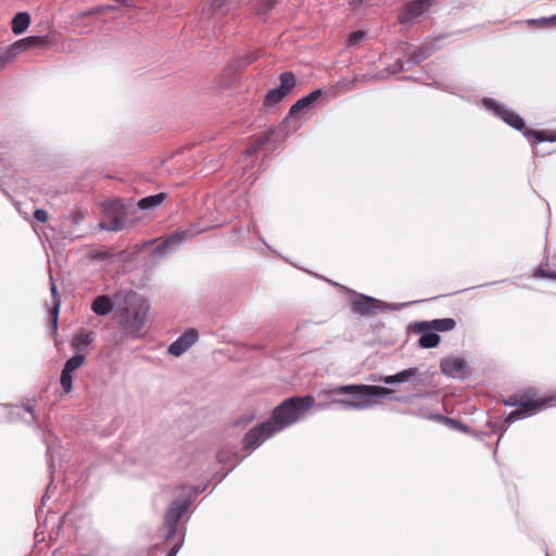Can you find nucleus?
Listing matches in <instances>:
<instances>
[{"label":"nucleus","instance_id":"31","mask_svg":"<svg viewBox=\"0 0 556 556\" xmlns=\"http://www.w3.org/2000/svg\"><path fill=\"white\" fill-rule=\"evenodd\" d=\"M237 0H213L212 9L219 14L228 12Z\"/></svg>","mask_w":556,"mask_h":556},{"label":"nucleus","instance_id":"41","mask_svg":"<svg viewBox=\"0 0 556 556\" xmlns=\"http://www.w3.org/2000/svg\"><path fill=\"white\" fill-rule=\"evenodd\" d=\"M442 419L446 424L451 425L455 429H463L464 428L463 424L460 421L456 420V419H453V418H450V417H442Z\"/></svg>","mask_w":556,"mask_h":556},{"label":"nucleus","instance_id":"1","mask_svg":"<svg viewBox=\"0 0 556 556\" xmlns=\"http://www.w3.org/2000/svg\"><path fill=\"white\" fill-rule=\"evenodd\" d=\"M393 391L386 387L370 384L338 386L325 391L328 397H332V404H338L345 409H366L376 404L374 397L391 394Z\"/></svg>","mask_w":556,"mask_h":556},{"label":"nucleus","instance_id":"20","mask_svg":"<svg viewBox=\"0 0 556 556\" xmlns=\"http://www.w3.org/2000/svg\"><path fill=\"white\" fill-rule=\"evenodd\" d=\"M92 312L98 316H105L113 309V302L108 295L97 296L91 304Z\"/></svg>","mask_w":556,"mask_h":556},{"label":"nucleus","instance_id":"17","mask_svg":"<svg viewBox=\"0 0 556 556\" xmlns=\"http://www.w3.org/2000/svg\"><path fill=\"white\" fill-rule=\"evenodd\" d=\"M186 510V503H180L179 501L173 502L168 507L165 514V523L170 532H175L178 521Z\"/></svg>","mask_w":556,"mask_h":556},{"label":"nucleus","instance_id":"37","mask_svg":"<svg viewBox=\"0 0 556 556\" xmlns=\"http://www.w3.org/2000/svg\"><path fill=\"white\" fill-rule=\"evenodd\" d=\"M34 217L40 223H46L49 218V215L46 210L37 208L34 212Z\"/></svg>","mask_w":556,"mask_h":556},{"label":"nucleus","instance_id":"23","mask_svg":"<svg viewBox=\"0 0 556 556\" xmlns=\"http://www.w3.org/2000/svg\"><path fill=\"white\" fill-rule=\"evenodd\" d=\"M29 50L26 48L25 42L23 39H20L15 41L14 43L10 45L5 49H1V52L4 56V60L8 63L12 62L20 53Z\"/></svg>","mask_w":556,"mask_h":556},{"label":"nucleus","instance_id":"18","mask_svg":"<svg viewBox=\"0 0 556 556\" xmlns=\"http://www.w3.org/2000/svg\"><path fill=\"white\" fill-rule=\"evenodd\" d=\"M93 340L94 334L92 331L80 329L73 336L71 346L78 352L77 354H81L88 349Z\"/></svg>","mask_w":556,"mask_h":556},{"label":"nucleus","instance_id":"11","mask_svg":"<svg viewBox=\"0 0 556 556\" xmlns=\"http://www.w3.org/2000/svg\"><path fill=\"white\" fill-rule=\"evenodd\" d=\"M437 50V47L433 43H424L417 49H415L412 53H409L408 59L406 61L399 60L396 65L399 70L404 72L410 70L413 66L419 64L424 60L428 59L432 53Z\"/></svg>","mask_w":556,"mask_h":556},{"label":"nucleus","instance_id":"43","mask_svg":"<svg viewBox=\"0 0 556 556\" xmlns=\"http://www.w3.org/2000/svg\"><path fill=\"white\" fill-rule=\"evenodd\" d=\"M367 1H368V0H352V3H353L354 5H356V4H363V3L367 2Z\"/></svg>","mask_w":556,"mask_h":556},{"label":"nucleus","instance_id":"39","mask_svg":"<svg viewBox=\"0 0 556 556\" xmlns=\"http://www.w3.org/2000/svg\"><path fill=\"white\" fill-rule=\"evenodd\" d=\"M489 425L493 428V430H494L495 432L500 431V438H497V441H501V438H502L503 433L506 431L507 426H508L509 424H506V422H505V419H504V420H503V422H502V425H501V427H500V429H497V428H496L495 422H490Z\"/></svg>","mask_w":556,"mask_h":556},{"label":"nucleus","instance_id":"3","mask_svg":"<svg viewBox=\"0 0 556 556\" xmlns=\"http://www.w3.org/2000/svg\"><path fill=\"white\" fill-rule=\"evenodd\" d=\"M519 399L522 403L527 404V406H521V408H517L513 410L506 418V424H511L518 419L530 416L542 408L546 407L548 402L552 400L551 397H540L538 391L534 388H527L520 390Z\"/></svg>","mask_w":556,"mask_h":556},{"label":"nucleus","instance_id":"34","mask_svg":"<svg viewBox=\"0 0 556 556\" xmlns=\"http://www.w3.org/2000/svg\"><path fill=\"white\" fill-rule=\"evenodd\" d=\"M535 276L538 277H541V278H547V279H553V280H556V270L555 269H551L547 265H541L536 273H535Z\"/></svg>","mask_w":556,"mask_h":556},{"label":"nucleus","instance_id":"8","mask_svg":"<svg viewBox=\"0 0 556 556\" xmlns=\"http://www.w3.org/2000/svg\"><path fill=\"white\" fill-rule=\"evenodd\" d=\"M271 424L266 420L256 427L250 429L243 437L242 445L244 450L255 448L260 446L266 439L274 435Z\"/></svg>","mask_w":556,"mask_h":556},{"label":"nucleus","instance_id":"42","mask_svg":"<svg viewBox=\"0 0 556 556\" xmlns=\"http://www.w3.org/2000/svg\"><path fill=\"white\" fill-rule=\"evenodd\" d=\"M25 410L30 413L31 415L34 414V410H35V404L34 403H28L24 406Z\"/></svg>","mask_w":556,"mask_h":556},{"label":"nucleus","instance_id":"13","mask_svg":"<svg viewBox=\"0 0 556 556\" xmlns=\"http://www.w3.org/2000/svg\"><path fill=\"white\" fill-rule=\"evenodd\" d=\"M199 334L195 329L185 331L177 340H175L168 348V353L174 356L182 355L190 349L198 340Z\"/></svg>","mask_w":556,"mask_h":556},{"label":"nucleus","instance_id":"12","mask_svg":"<svg viewBox=\"0 0 556 556\" xmlns=\"http://www.w3.org/2000/svg\"><path fill=\"white\" fill-rule=\"evenodd\" d=\"M148 313V306L142 303L140 307L135 309L131 315L126 312L125 315L122 316V326L127 330L130 334H137L141 330L146 315Z\"/></svg>","mask_w":556,"mask_h":556},{"label":"nucleus","instance_id":"38","mask_svg":"<svg viewBox=\"0 0 556 556\" xmlns=\"http://www.w3.org/2000/svg\"><path fill=\"white\" fill-rule=\"evenodd\" d=\"M258 53L254 52V53H250V54H247L243 60L241 61V65L242 66H247L251 63H253L254 61H256L258 59Z\"/></svg>","mask_w":556,"mask_h":556},{"label":"nucleus","instance_id":"29","mask_svg":"<svg viewBox=\"0 0 556 556\" xmlns=\"http://www.w3.org/2000/svg\"><path fill=\"white\" fill-rule=\"evenodd\" d=\"M268 141V136H261L255 140V142H253L243 151V156L248 159L250 156L255 155L261 150V148L264 147Z\"/></svg>","mask_w":556,"mask_h":556},{"label":"nucleus","instance_id":"5","mask_svg":"<svg viewBox=\"0 0 556 556\" xmlns=\"http://www.w3.org/2000/svg\"><path fill=\"white\" fill-rule=\"evenodd\" d=\"M280 86L270 89L264 98V106L273 108L280 103L295 88L296 78L292 72H283L279 76Z\"/></svg>","mask_w":556,"mask_h":556},{"label":"nucleus","instance_id":"15","mask_svg":"<svg viewBox=\"0 0 556 556\" xmlns=\"http://www.w3.org/2000/svg\"><path fill=\"white\" fill-rule=\"evenodd\" d=\"M324 94L323 89H315L305 97L299 99L294 104L291 105L288 116L295 117L311 110L314 103L320 99Z\"/></svg>","mask_w":556,"mask_h":556},{"label":"nucleus","instance_id":"45","mask_svg":"<svg viewBox=\"0 0 556 556\" xmlns=\"http://www.w3.org/2000/svg\"><path fill=\"white\" fill-rule=\"evenodd\" d=\"M555 18H556V16H552V17H551V18H548V20H546V18H545V20H543V22H544V23H547V22H551V21H553V20H555Z\"/></svg>","mask_w":556,"mask_h":556},{"label":"nucleus","instance_id":"7","mask_svg":"<svg viewBox=\"0 0 556 556\" xmlns=\"http://www.w3.org/2000/svg\"><path fill=\"white\" fill-rule=\"evenodd\" d=\"M386 307V304L380 300L361 293H354L351 299L352 311L361 316L374 315L377 312L384 311Z\"/></svg>","mask_w":556,"mask_h":556},{"label":"nucleus","instance_id":"26","mask_svg":"<svg viewBox=\"0 0 556 556\" xmlns=\"http://www.w3.org/2000/svg\"><path fill=\"white\" fill-rule=\"evenodd\" d=\"M523 136L527 138H534L535 143L544 142V141H549V142L556 141V132L526 129L523 132Z\"/></svg>","mask_w":556,"mask_h":556},{"label":"nucleus","instance_id":"24","mask_svg":"<svg viewBox=\"0 0 556 556\" xmlns=\"http://www.w3.org/2000/svg\"><path fill=\"white\" fill-rule=\"evenodd\" d=\"M29 24V14L27 12H20L12 20V31L15 35H20L28 28Z\"/></svg>","mask_w":556,"mask_h":556},{"label":"nucleus","instance_id":"35","mask_svg":"<svg viewBox=\"0 0 556 556\" xmlns=\"http://www.w3.org/2000/svg\"><path fill=\"white\" fill-rule=\"evenodd\" d=\"M503 404L505 406L517 408H521V406H527V404L522 403L521 400L519 399V393L503 399Z\"/></svg>","mask_w":556,"mask_h":556},{"label":"nucleus","instance_id":"44","mask_svg":"<svg viewBox=\"0 0 556 556\" xmlns=\"http://www.w3.org/2000/svg\"><path fill=\"white\" fill-rule=\"evenodd\" d=\"M177 549L173 548L172 552L167 556H176Z\"/></svg>","mask_w":556,"mask_h":556},{"label":"nucleus","instance_id":"22","mask_svg":"<svg viewBox=\"0 0 556 556\" xmlns=\"http://www.w3.org/2000/svg\"><path fill=\"white\" fill-rule=\"evenodd\" d=\"M29 50L26 48L25 42L23 39H20L15 41L14 43L10 45L5 49H1V52L4 56V60L8 63L12 62L20 53Z\"/></svg>","mask_w":556,"mask_h":556},{"label":"nucleus","instance_id":"4","mask_svg":"<svg viewBox=\"0 0 556 556\" xmlns=\"http://www.w3.org/2000/svg\"><path fill=\"white\" fill-rule=\"evenodd\" d=\"M126 213L123 204L117 201H108L103 203V214L100 227L108 231H117L125 226Z\"/></svg>","mask_w":556,"mask_h":556},{"label":"nucleus","instance_id":"16","mask_svg":"<svg viewBox=\"0 0 556 556\" xmlns=\"http://www.w3.org/2000/svg\"><path fill=\"white\" fill-rule=\"evenodd\" d=\"M50 280V291H51V298H52V304L49 308V318L50 324L53 329V332H56L58 330V319H59V313H60V306H61V298L60 293L58 291L55 280L53 276L50 274L49 276Z\"/></svg>","mask_w":556,"mask_h":556},{"label":"nucleus","instance_id":"6","mask_svg":"<svg viewBox=\"0 0 556 556\" xmlns=\"http://www.w3.org/2000/svg\"><path fill=\"white\" fill-rule=\"evenodd\" d=\"M435 0H412L406 2L397 16V22L404 26H412L418 18L428 12Z\"/></svg>","mask_w":556,"mask_h":556},{"label":"nucleus","instance_id":"40","mask_svg":"<svg viewBox=\"0 0 556 556\" xmlns=\"http://www.w3.org/2000/svg\"><path fill=\"white\" fill-rule=\"evenodd\" d=\"M378 381L384 382L386 384L399 383L396 374L395 375L380 377L378 379Z\"/></svg>","mask_w":556,"mask_h":556},{"label":"nucleus","instance_id":"14","mask_svg":"<svg viewBox=\"0 0 556 556\" xmlns=\"http://www.w3.org/2000/svg\"><path fill=\"white\" fill-rule=\"evenodd\" d=\"M456 321L453 318H441L429 321H417L412 325L413 331L433 330L434 332L451 331L455 328Z\"/></svg>","mask_w":556,"mask_h":556},{"label":"nucleus","instance_id":"33","mask_svg":"<svg viewBox=\"0 0 556 556\" xmlns=\"http://www.w3.org/2000/svg\"><path fill=\"white\" fill-rule=\"evenodd\" d=\"M187 237H188V231H177V232L173 233L172 236H169L164 241V247H169V245L176 244L178 242H181Z\"/></svg>","mask_w":556,"mask_h":556},{"label":"nucleus","instance_id":"25","mask_svg":"<svg viewBox=\"0 0 556 556\" xmlns=\"http://www.w3.org/2000/svg\"><path fill=\"white\" fill-rule=\"evenodd\" d=\"M166 197H167V194L164 192L153 194V195H148V197L139 200L138 206L141 210H152V208L161 205L165 201Z\"/></svg>","mask_w":556,"mask_h":556},{"label":"nucleus","instance_id":"21","mask_svg":"<svg viewBox=\"0 0 556 556\" xmlns=\"http://www.w3.org/2000/svg\"><path fill=\"white\" fill-rule=\"evenodd\" d=\"M420 334L418 345L422 349L435 348L441 340V337L433 330L414 331Z\"/></svg>","mask_w":556,"mask_h":556},{"label":"nucleus","instance_id":"27","mask_svg":"<svg viewBox=\"0 0 556 556\" xmlns=\"http://www.w3.org/2000/svg\"><path fill=\"white\" fill-rule=\"evenodd\" d=\"M278 0H260L255 7V15L265 20Z\"/></svg>","mask_w":556,"mask_h":556},{"label":"nucleus","instance_id":"32","mask_svg":"<svg viewBox=\"0 0 556 556\" xmlns=\"http://www.w3.org/2000/svg\"><path fill=\"white\" fill-rule=\"evenodd\" d=\"M60 384L65 393H70L73 389V372L62 369Z\"/></svg>","mask_w":556,"mask_h":556},{"label":"nucleus","instance_id":"10","mask_svg":"<svg viewBox=\"0 0 556 556\" xmlns=\"http://www.w3.org/2000/svg\"><path fill=\"white\" fill-rule=\"evenodd\" d=\"M441 371L451 378H465L469 374V366L465 358L448 356L440 362Z\"/></svg>","mask_w":556,"mask_h":556},{"label":"nucleus","instance_id":"2","mask_svg":"<svg viewBox=\"0 0 556 556\" xmlns=\"http://www.w3.org/2000/svg\"><path fill=\"white\" fill-rule=\"evenodd\" d=\"M315 404L312 395L292 396L285 400L271 413L268 421L273 426L271 432H279L299 421L302 416Z\"/></svg>","mask_w":556,"mask_h":556},{"label":"nucleus","instance_id":"9","mask_svg":"<svg viewBox=\"0 0 556 556\" xmlns=\"http://www.w3.org/2000/svg\"><path fill=\"white\" fill-rule=\"evenodd\" d=\"M483 103L513 128L517 130H522L525 128L522 117L500 104L496 100L486 98L483 100Z\"/></svg>","mask_w":556,"mask_h":556},{"label":"nucleus","instance_id":"30","mask_svg":"<svg viewBox=\"0 0 556 556\" xmlns=\"http://www.w3.org/2000/svg\"><path fill=\"white\" fill-rule=\"evenodd\" d=\"M84 362L85 355L76 353L74 356L66 361L63 369L70 372H74L84 364Z\"/></svg>","mask_w":556,"mask_h":556},{"label":"nucleus","instance_id":"28","mask_svg":"<svg viewBox=\"0 0 556 556\" xmlns=\"http://www.w3.org/2000/svg\"><path fill=\"white\" fill-rule=\"evenodd\" d=\"M23 41L25 42L26 48L33 49L48 46L50 43V38L48 36H29L23 38Z\"/></svg>","mask_w":556,"mask_h":556},{"label":"nucleus","instance_id":"36","mask_svg":"<svg viewBox=\"0 0 556 556\" xmlns=\"http://www.w3.org/2000/svg\"><path fill=\"white\" fill-rule=\"evenodd\" d=\"M366 37V33L363 31V30H356L354 33H352L349 37V45L350 46H355L357 45L358 42H361L362 40H364V38Z\"/></svg>","mask_w":556,"mask_h":556},{"label":"nucleus","instance_id":"19","mask_svg":"<svg viewBox=\"0 0 556 556\" xmlns=\"http://www.w3.org/2000/svg\"><path fill=\"white\" fill-rule=\"evenodd\" d=\"M399 383L410 381L414 386L424 384L425 374L417 367H409L396 374Z\"/></svg>","mask_w":556,"mask_h":556}]
</instances>
